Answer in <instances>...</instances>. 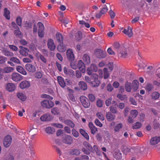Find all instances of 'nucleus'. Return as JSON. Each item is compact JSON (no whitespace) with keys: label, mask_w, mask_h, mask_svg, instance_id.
Returning a JSON list of instances; mask_svg holds the SVG:
<instances>
[{"label":"nucleus","mask_w":160,"mask_h":160,"mask_svg":"<svg viewBox=\"0 0 160 160\" xmlns=\"http://www.w3.org/2000/svg\"><path fill=\"white\" fill-rule=\"evenodd\" d=\"M117 97L121 100H126L127 99V96L126 95L118 94Z\"/></svg>","instance_id":"46"},{"label":"nucleus","mask_w":160,"mask_h":160,"mask_svg":"<svg viewBox=\"0 0 160 160\" xmlns=\"http://www.w3.org/2000/svg\"><path fill=\"white\" fill-rule=\"evenodd\" d=\"M82 59L86 64H89L91 62L90 57L88 54H84L82 57Z\"/></svg>","instance_id":"26"},{"label":"nucleus","mask_w":160,"mask_h":160,"mask_svg":"<svg viewBox=\"0 0 160 160\" xmlns=\"http://www.w3.org/2000/svg\"><path fill=\"white\" fill-rule=\"evenodd\" d=\"M103 102L100 99H98L97 101V105L99 107H102V106Z\"/></svg>","instance_id":"64"},{"label":"nucleus","mask_w":160,"mask_h":160,"mask_svg":"<svg viewBox=\"0 0 160 160\" xmlns=\"http://www.w3.org/2000/svg\"><path fill=\"white\" fill-rule=\"evenodd\" d=\"M14 69V68L7 67L4 68L3 70L4 73H8L13 72Z\"/></svg>","instance_id":"33"},{"label":"nucleus","mask_w":160,"mask_h":160,"mask_svg":"<svg viewBox=\"0 0 160 160\" xmlns=\"http://www.w3.org/2000/svg\"><path fill=\"white\" fill-rule=\"evenodd\" d=\"M77 66L79 70L82 72L84 73L85 72V70L84 64L82 60H80L78 61Z\"/></svg>","instance_id":"13"},{"label":"nucleus","mask_w":160,"mask_h":160,"mask_svg":"<svg viewBox=\"0 0 160 160\" xmlns=\"http://www.w3.org/2000/svg\"><path fill=\"white\" fill-rule=\"evenodd\" d=\"M29 52V49L27 48H24L20 51V53L22 55L26 56H28V53Z\"/></svg>","instance_id":"30"},{"label":"nucleus","mask_w":160,"mask_h":160,"mask_svg":"<svg viewBox=\"0 0 160 160\" xmlns=\"http://www.w3.org/2000/svg\"><path fill=\"white\" fill-rule=\"evenodd\" d=\"M10 12L9 10H8L7 8H5L4 10V15L6 18L9 20L10 18Z\"/></svg>","instance_id":"39"},{"label":"nucleus","mask_w":160,"mask_h":160,"mask_svg":"<svg viewBox=\"0 0 160 160\" xmlns=\"http://www.w3.org/2000/svg\"><path fill=\"white\" fill-rule=\"evenodd\" d=\"M37 58L41 60V61L44 63L47 62V59L45 57L40 53H39L37 55Z\"/></svg>","instance_id":"28"},{"label":"nucleus","mask_w":160,"mask_h":160,"mask_svg":"<svg viewBox=\"0 0 160 160\" xmlns=\"http://www.w3.org/2000/svg\"><path fill=\"white\" fill-rule=\"evenodd\" d=\"M57 80L59 85L62 88L65 87L66 83L62 77L61 76H58L57 77Z\"/></svg>","instance_id":"17"},{"label":"nucleus","mask_w":160,"mask_h":160,"mask_svg":"<svg viewBox=\"0 0 160 160\" xmlns=\"http://www.w3.org/2000/svg\"><path fill=\"white\" fill-rule=\"evenodd\" d=\"M106 117L108 120L109 121H111L114 119L115 116L111 113V112H108L106 113Z\"/></svg>","instance_id":"23"},{"label":"nucleus","mask_w":160,"mask_h":160,"mask_svg":"<svg viewBox=\"0 0 160 160\" xmlns=\"http://www.w3.org/2000/svg\"><path fill=\"white\" fill-rule=\"evenodd\" d=\"M30 86V82L27 81H22L19 84L20 87L22 89L28 88Z\"/></svg>","instance_id":"14"},{"label":"nucleus","mask_w":160,"mask_h":160,"mask_svg":"<svg viewBox=\"0 0 160 160\" xmlns=\"http://www.w3.org/2000/svg\"><path fill=\"white\" fill-rule=\"evenodd\" d=\"M78 84L80 88L82 90H85L87 89V84L84 82H80Z\"/></svg>","instance_id":"35"},{"label":"nucleus","mask_w":160,"mask_h":160,"mask_svg":"<svg viewBox=\"0 0 160 160\" xmlns=\"http://www.w3.org/2000/svg\"><path fill=\"white\" fill-rule=\"evenodd\" d=\"M22 19L20 17H18L16 19V22L18 25L19 26H21L22 25Z\"/></svg>","instance_id":"63"},{"label":"nucleus","mask_w":160,"mask_h":160,"mask_svg":"<svg viewBox=\"0 0 160 160\" xmlns=\"http://www.w3.org/2000/svg\"><path fill=\"white\" fill-rule=\"evenodd\" d=\"M46 132L47 133L50 134H52L55 132L54 129L52 127H48L46 128Z\"/></svg>","instance_id":"34"},{"label":"nucleus","mask_w":160,"mask_h":160,"mask_svg":"<svg viewBox=\"0 0 160 160\" xmlns=\"http://www.w3.org/2000/svg\"><path fill=\"white\" fill-rule=\"evenodd\" d=\"M2 52L5 56L7 57H12L14 56L13 52L9 51L6 48H4L2 50Z\"/></svg>","instance_id":"29"},{"label":"nucleus","mask_w":160,"mask_h":160,"mask_svg":"<svg viewBox=\"0 0 160 160\" xmlns=\"http://www.w3.org/2000/svg\"><path fill=\"white\" fill-rule=\"evenodd\" d=\"M8 47L11 49L13 51L16 52L18 50V48L15 46L9 45Z\"/></svg>","instance_id":"62"},{"label":"nucleus","mask_w":160,"mask_h":160,"mask_svg":"<svg viewBox=\"0 0 160 160\" xmlns=\"http://www.w3.org/2000/svg\"><path fill=\"white\" fill-rule=\"evenodd\" d=\"M16 88L15 85L12 83H8L6 86V89L9 92H12Z\"/></svg>","instance_id":"18"},{"label":"nucleus","mask_w":160,"mask_h":160,"mask_svg":"<svg viewBox=\"0 0 160 160\" xmlns=\"http://www.w3.org/2000/svg\"><path fill=\"white\" fill-rule=\"evenodd\" d=\"M138 114V112L136 110H132L130 112L131 116L133 118H135Z\"/></svg>","instance_id":"43"},{"label":"nucleus","mask_w":160,"mask_h":160,"mask_svg":"<svg viewBox=\"0 0 160 160\" xmlns=\"http://www.w3.org/2000/svg\"><path fill=\"white\" fill-rule=\"evenodd\" d=\"M89 100L91 102H93L95 101V96L92 94H89L88 95Z\"/></svg>","instance_id":"58"},{"label":"nucleus","mask_w":160,"mask_h":160,"mask_svg":"<svg viewBox=\"0 0 160 160\" xmlns=\"http://www.w3.org/2000/svg\"><path fill=\"white\" fill-rule=\"evenodd\" d=\"M17 71L20 73L26 75L27 74V72L21 66H18L16 67Z\"/></svg>","instance_id":"22"},{"label":"nucleus","mask_w":160,"mask_h":160,"mask_svg":"<svg viewBox=\"0 0 160 160\" xmlns=\"http://www.w3.org/2000/svg\"><path fill=\"white\" fill-rule=\"evenodd\" d=\"M89 127L91 131V132L93 134H94L97 131V128L93 125L92 122H90L89 123Z\"/></svg>","instance_id":"21"},{"label":"nucleus","mask_w":160,"mask_h":160,"mask_svg":"<svg viewBox=\"0 0 160 160\" xmlns=\"http://www.w3.org/2000/svg\"><path fill=\"white\" fill-rule=\"evenodd\" d=\"M103 74H104V78L105 79L107 78L110 74L108 70V69L105 68L103 69Z\"/></svg>","instance_id":"45"},{"label":"nucleus","mask_w":160,"mask_h":160,"mask_svg":"<svg viewBox=\"0 0 160 160\" xmlns=\"http://www.w3.org/2000/svg\"><path fill=\"white\" fill-rule=\"evenodd\" d=\"M38 27V31H44V27L43 24L41 22H38L37 24Z\"/></svg>","instance_id":"49"},{"label":"nucleus","mask_w":160,"mask_h":160,"mask_svg":"<svg viewBox=\"0 0 160 160\" xmlns=\"http://www.w3.org/2000/svg\"><path fill=\"white\" fill-rule=\"evenodd\" d=\"M52 118V116L49 113H47L42 116L40 119L42 121H49Z\"/></svg>","instance_id":"12"},{"label":"nucleus","mask_w":160,"mask_h":160,"mask_svg":"<svg viewBox=\"0 0 160 160\" xmlns=\"http://www.w3.org/2000/svg\"><path fill=\"white\" fill-rule=\"evenodd\" d=\"M133 35L132 29L131 28L130 26H128V32L127 35L129 37H131Z\"/></svg>","instance_id":"54"},{"label":"nucleus","mask_w":160,"mask_h":160,"mask_svg":"<svg viewBox=\"0 0 160 160\" xmlns=\"http://www.w3.org/2000/svg\"><path fill=\"white\" fill-rule=\"evenodd\" d=\"M119 57L122 58H125L128 55L127 51L125 49H122L119 52H118Z\"/></svg>","instance_id":"16"},{"label":"nucleus","mask_w":160,"mask_h":160,"mask_svg":"<svg viewBox=\"0 0 160 160\" xmlns=\"http://www.w3.org/2000/svg\"><path fill=\"white\" fill-rule=\"evenodd\" d=\"M68 60L71 61H73L74 59V56L72 49H69L66 52Z\"/></svg>","instance_id":"11"},{"label":"nucleus","mask_w":160,"mask_h":160,"mask_svg":"<svg viewBox=\"0 0 160 160\" xmlns=\"http://www.w3.org/2000/svg\"><path fill=\"white\" fill-rule=\"evenodd\" d=\"M18 97L21 101H24L27 99L26 96L22 92H19L17 94Z\"/></svg>","instance_id":"27"},{"label":"nucleus","mask_w":160,"mask_h":160,"mask_svg":"<svg viewBox=\"0 0 160 160\" xmlns=\"http://www.w3.org/2000/svg\"><path fill=\"white\" fill-rule=\"evenodd\" d=\"M97 116L98 118L102 121L104 120V118L103 115L100 112H98L97 113Z\"/></svg>","instance_id":"61"},{"label":"nucleus","mask_w":160,"mask_h":160,"mask_svg":"<svg viewBox=\"0 0 160 160\" xmlns=\"http://www.w3.org/2000/svg\"><path fill=\"white\" fill-rule=\"evenodd\" d=\"M64 123L66 125L69 126L72 128H73L75 126L74 124L72 121L70 120H65L64 121Z\"/></svg>","instance_id":"37"},{"label":"nucleus","mask_w":160,"mask_h":160,"mask_svg":"<svg viewBox=\"0 0 160 160\" xmlns=\"http://www.w3.org/2000/svg\"><path fill=\"white\" fill-rule=\"evenodd\" d=\"M153 127L154 129H157L159 127L160 124L156 120H155L153 122Z\"/></svg>","instance_id":"59"},{"label":"nucleus","mask_w":160,"mask_h":160,"mask_svg":"<svg viewBox=\"0 0 160 160\" xmlns=\"http://www.w3.org/2000/svg\"><path fill=\"white\" fill-rule=\"evenodd\" d=\"M123 126V124L121 123L117 124L114 127V131L116 132H119Z\"/></svg>","instance_id":"40"},{"label":"nucleus","mask_w":160,"mask_h":160,"mask_svg":"<svg viewBox=\"0 0 160 160\" xmlns=\"http://www.w3.org/2000/svg\"><path fill=\"white\" fill-rule=\"evenodd\" d=\"M95 54L99 58H104L106 56V51L100 49H96L94 50Z\"/></svg>","instance_id":"1"},{"label":"nucleus","mask_w":160,"mask_h":160,"mask_svg":"<svg viewBox=\"0 0 160 160\" xmlns=\"http://www.w3.org/2000/svg\"><path fill=\"white\" fill-rule=\"evenodd\" d=\"M67 75L71 77H73L75 76L74 72L72 70L69 69Z\"/></svg>","instance_id":"60"},{"label":"nucleus","mask_w":160,"mask_h":160,"mask_svg":"<svg viewBox=\"0 0 160 160\" xmlns=\"http://www.w3.org/2000/svg\"><path fill=\"white\" fill-rule=\"evenodd\" d=\"M72 135L76 138H78L79 136L78 132L74 129H73L72 130Z\"/></svg>","instance_id":"50"},{"label":"nucleus","mask_w":160,"mask_h":160,"mask_svg":"<svg viewBox=\"0 0 160 160\" xmlns=\"http://www.w3.org/2000/svg\"><path fill=\"white\" fill-rule=\"evenodd\" d=\"M142 126V124L139 122H137L133 124L132 128L134 129H137L140 128Z\"/></svg>","instance_id":"44"},{"label":"nucleus","mask_w":160,"mask_h":160,"mask_svg":"<svg viewBox=\"0 0 160 160\" xmlns=\"http://www.w3.org/2000/svg\"><path fill=\"white\" fill-rule=\"evenodd\" d=\"M79 132L86 139L88 140L89 139V136L88 134L82 129H80Z\"/></svg>","instance_id":"31"},{"label":"nucleus","mask_w":160,"mask_h":160,"mask_svg":"<svg viewBox=\"0 0 160 160\" xmlns=\"http://www.w3.org/2000/svg\"><path fill=\"white\" fill-rule=\"evenodd\" d=\"M25 68L28 71L30 72L34 73L36 70L35 66L30 63L27 64L25 65Z\"/></svg>","instance_id":"9"},{"label":"nucleus","mask_w":160,"mask_h":160,"mask_svg":"<svg viewBox=\"0 0 160 160\" xmlns=\"http://www.w3.org/2000/svg\"><path fill=\"white\" fill-rule=\"evenodd\" d=\"M98 70V68L94 64H91L90 67L87 69V71L88 74L91 75L93 72H95Z\"/></svg>","instance_id":"7"},{"label":"nucleus","mask_w":160,"mask_h":160,"mask_svg":"<svg viewBox=\"0 0 160 160\" xmlns=\"http://www.w3.org/2000/svg\"><path fill=\"white\" fill-rule=\"evenodd\" d=\"M47 45L49 49L51 51H53L56 48V45L54 44L53 40L51 38L48 39Z\"/></svg>","instance_id":"8"},{"label":"nucleus","mask_w":160,"mask_h":160,"mask_svg":"<svg viewBox=\"0 0 160 160\" xmlns=\"http://www.w3.org/2000/svg\"><path fill=\"white\" fill-rule=\"evenodd\" d=\"M12 138L11 136L8 135L6 136L4 139L3 144L6 147H8L11 144L12 142Z\"/></svg>","instance_id":"10"},{"label":"nucleus","mask_w":160,"mask_h":160,"mask_svg":"<svg viewBox=\"0 0 160 160\" xmlns=\"http://www.w3.org/2000/svg\"><path fill=\"white\" fill-rule=\"evenodd\" d=\"M52 113L55 115H58L59 113V110L58 108H54L52 109Z\"/></svg>","instance_id":"53"},{"label":"nucleus","mask_w":160,"mask_h":160,"mask_svg":"<svg viewBox=\"0 0 160 160\" xmlns=\"http://www.w3.org/2000/svg\"><path fill=\"white\" fill-rule=\"evenodd\" d=\"M82 38V34L80 31H78L75 35V38L77 41H79Z\"/></svg>","instance_id":"42"},{"label":"nucleus","mask_w":160,"mask_h":160,"mask_svg":"<svg viewBox=\"0 0 160 160\" xmlns=\"http://www.w3.org/2000/svg\"><path fill=\"white\" fill-rule=\"evenodd\" d=\"M133 87L134 90H136L138 88V82L137 80H135L132 82Z\"/></svg>","instance_id":"51"},{"label":"nucleus","mask_w":160,"mask_h":160,"mask_svg":"<svg viewBox=\"0 0 160 160\" xmlns=\"http://www.w3.org/2000/svg\"><path fill=\"white\" fill-rule=\"evenodd\" d=\"M80 101L83 106L85 108H88L90 104L89 100L84 96H81L80 98Z\"/></svg>","instance_id":"2"},{"label":"nucleus","mask_w":160,"mask_h":160,"mask_svg":"<svg viewBox=\"0 0 160 160\" xmlns=\"http://www.w3.org/2000/svg\"><path fill=\"white\" fill-rule=\"evenodd\" d=\"M108 9L106 5H104L101 9L100 12L102 14H105L108 11Z\"/></svg>","instance_id":"52"},{"label":"nucleus","mask_w":160,"mask_h":160,"mask_svg":"<svg viewBox=\"0 0 160 160\" xmlns=\"http://www.w3.org/2000/svg\"><path fill=\"white\" fill-rule=\"evenodd\" d=\"M159 93L156 91L153 92L151 95V99L154 100L158 99L159 98Z\"/></svg>","instance_id":"24"},{"label":"nucleus","mask_w":160,"mask_h":160,"mask_svg":"<svg viewBox=\"0 0 160 160\" xmlns=\"http://www.w3.org/2000/svg\"><path fill=\"white\" fill-rule=\"evenodd\" d=\"M62 141L66 144L71 145L73 142V138L70 135H67L63 137Z\"/></svg>","instance_id":"5"},{"label":"nucleus","mask_w":160,"mask_h":160,"mask_svg":"<svg viewBox=\"0 0 160 160\" xmlns=\"http://www.w3.org/2000/svg\"><path fill=\"white\" fill-rule=\"evenodd\" d=\"M125 88L128 92H130L131 91V83L129 82H127L125 84Z\"/></svg>","instance_id":"47"},{"label":"nucleus","mask_w":160,"mask_h":160,"mask_svg":"<svg viewBox=\"0 0 160 160\" xmlns=\"http://www.w3.org/2000/svg\"><path fill=\"white\" fill-rule=\"evenodd\" d=\"M15 34L18 37H22V34L21 32L19 30H15L14 31Z\"/></svg>","instance_id":"57"},{"label":"nucleus","mask_w":160,"mask_h":160,"mask_svg":"<svg viewBox=\"0 0 160 160\" xmlns=\"http://www.w3.org/2000/svg\"><path fill=\"white\" fill-rule=\"evenodd\" d=\"M56 41L59 43L63 44V37L62 35L59 32L57 33L56 34Z\"/></svg>","instance_id":"15"},{"label":"nucleus","mask_w":160,"mask_h":160,"mask_svg":"<svg viewBox=\"0 0 160 160\" xmlns=\"http://www.w3.org/2000/svg\"><path fill=\"white\" fill-rule=\"evenodd\" d=\"M79 23L83 27H85L86 28H89L90 27V25L88 23L86 22L83 20H79Z\"/></svg>","instance_id":"32"},{"label":"nucleus","mask_w":160,"mask_h":160,"mask_svg":"<svg viewBox=\"0 0 160 160\" xmlns=\"http://www.w3.org/2000/svg\"><path fill=\"white\" fill-rule=\"evenodd\" d=\"M160 142V137H154L152 138L150 141L151 145H154Z\"/></svg>","instance_id":"20"},{"label":"nucleus","mask_w":160,"mask_h":160,"mask_svg":"<svg viewBox=\"0 0 160 160\" xmlns=\"http://www.w3.org/2000/svg\"><path fill=\"white\" fill-rule=\"evenodd\" d=\"M115 153L114 157L117 160H120L121 159L122 154L120 151H118V152H115Z\"/></svg>","instance_id":"38"},{"label":"nucleus","mask_w":160,"mask_h":160,"mask_svg":"<svg viewBox=\"0 0 160 160\" xmlns=\"http://www.w3.org/2000/svg\"><path fill=\"white\" fill-rule=\"evenodd\" d=\"M10 60L11 62H14L15 63H16L17 64H20V62L19 60L15 57H12L10 58Z\"/></svg>","instance_id":"55"},{"label":"nucleus","mask_w":160,"mask_h":160,"mask_svg":"<svg viewBox=\"0 0 160 160\" xmlns=\"http://www.w3.org/2000/svg\"><path fill=\"white\" fill-rule=\"evenodd\" d=\"M84 146L91 152H93L94 150L92 146L87 142L85 141L83 142Z\"/></svg>","instance_id":"25"},{"label":"nucleus","mask_w":160,"mask_h":160,"mask_svg":"<svg viewBox=\"0 0 160 160\" xmlns=\"http://www.w3.org/2000/svg\"><path fill=\"white\" fill-rule=\"evenodd\" d=\"M153 88V85L149 83L147 84L145 87L146 90L148 91H150Z\"/></svg>","instance_id":"48"},{"label":"nucleus","mask_w":160,"mask_h":160,"mask_svg":"<svg viewBox=\"0 0 160 160\" xmlns=\"http://www.w3.org/2000/svg\"><path fill=\"white\" fill-rule=\"evenodd\" d=\"M42 76V72L41 71H37L34 74L35 77L37 79L41 78Z\"/></svg>","instance_id":"41"},{"label":"nucleus","mask_w":160,"mask_h":160,"mask_svg":"<svg viewBox=\"0 0 160 160\" xmlns=\"http://www.w3.org/2000/svg\"><path fill=\"white\" fill-rule=\"evenodd\" d=\"M42 106L47 108H50L54 105V103L52 101L49 100H44L41 102Z\"/></svg>","instance_id":"4"},{"label":"nucleus","mask_w":160,"mask_h":160,"mask_svg":"<svg viewBox=\"0 0 160 160\" xmlns=\"http://www.w3.org/2000/svg\"><path fill=\"white\" fill-rule=\"evenodd\" d=\"M80 153V151L78 149L76 148L71 149L69 152V154L71 155L78 156L79 155Z\"/></svg>","instance_id":"19"},{"label":"nucleus","mask_w":160,"mask_h":160,"mask_svg":"<svg viewBox=\"0 0 160 160\" xmlns=\"http://www.w3.org/2000/svg\"><path fill=\"white\" fill-rule=\"evenodd\" d=\"M11 79L14 81L18 82L22 79V76L18 73H13L11 75Z\"/></svg>","instance_id":"6"},{"label":"nucleus","mask_w":160,"mask_h":160,"mask_svg":"<svg viewBox=\"0 0 160 160\" xmlns=\"http://www.w3.org/2000/svg\"><path fill=\"white\" fill-rule=\"evenodd\" d=\"M93 75L91 77H89L88 76H85V80L87 82L90 84L91 81L93 80Z\"/></svg>","instance_id":"56"},{"label":"nucleus","mask_w":160,"mask_h":160,"mask_svg":"<svg viewBox=\"0 0 160 160\" xmlns=\"http://www.w3.org/2000/svg\"><path fill=\"white\" fill-rule=\"evenodd\" d=\"M93 80L90 84L93 87H97L100 84V82L98 80V76L96 74H93Z\"/></svg>","instance_id":"3"},{"label":"nucleus","mask_w":160,"mask_h":160,"mask_svg":"<svg viewBox=\"0 0 160 160\" xmlns=\"http://www.w3.org/2000/svg\"><path fill=\"white\" fill-rule=\"evenodd\" d=\"M59 45L57 47V49L58 51L61 52H63L66 50L65 47L63 44L59 43Z\"/></svg>","instance_id":"36"}]
</instances>
